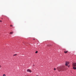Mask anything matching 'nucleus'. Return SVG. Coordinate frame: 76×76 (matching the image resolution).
I'll use <instances>...</instances> for the list:
<instances>
[{"label":"nucleus","instance_id":"obj_14","mask_svg":"<svg viewBox=\"0 0 76 76\" xmlns=\"http://www.w3.org/2000/svg\"><path fill=\"white\" fill-rule=\"evenodd\" d=\"M33 66H34V65H33Z\"/></svg>","mask_w":76,"mask_h":76},{"label":"nucleus","instance_id":"obj_10","mask_svg":"<svg viewBox=\"0 0 76 76\" xmlns=\"http://www.w3.org/2000/svg\"><path fill=\"white\" fill-rule=\"evenodd\" d=\"M54 70H56V68H54Z\"/></svg>","mask_w":76,"mask_h":76},{"label":"nucleus","instance_id":"obj_8","mask_svg":"<svg viewBox=\"0 0 76 76\" xmlns=\"http://www.w3.org/2000/svg\"><path fill=\"white\" fill-rule=\"evenodd\" d=\"M3 76H6V75L4 74L3 75Z\"/></svg>","mask_w":76,"mask_h":76},{"label":"nucleus","instance_id":"obj_11","mask_svg":"<svg viewBox=\"0 0 76 76\" xmlns=\"http://www.w3.org/2000/svg\"><path fill=\"white\" fill-rule=\"evenodd\" d=\"M10 26H12H12H13L12 25H10Z\"/></svg>","mask_w":76,"mask_h":76},{"label":"nucleus","instance_id":"obj_3","mask_svg":"<svg viewBox=\"0 0 76 76\" xmlns=\"http://www.w3.org/2000/svg\"><path fill=\"white\" fill-rule=\"evenodd\" d=\"M73 66L74 67H76V63H73Z\"/></svg>","mask_w":76,"mask_h":76},{"label":"nucleus","instance_id":"obj_15","mask_svg":"<svg viewBox=\"0 0 76 76\" xmlns=\"http://www.w3.org/2000/svg\"><path fill=\"white\" fill-rule=\"evenodd\" d=\"M68 67H69V66H68Z\"/></svg>","mask_w":76,"mask_h":76},{"label":"nucleus","instance_id":"obj_13","mask_svg":"<svg viewBox=\"0 0 76 76\" xmlns=\"http://www.w3.org/2000/svg\"><path fill=\"white\" fill-rule=\"evenodd\" d=\"M33 40H35V39H33Z\"/></svg>","mask_w":76,"mask_h":76},{"label":"nucleus","instance_id":"obj_5","mask_svg":"<svg viewBox=\"0 0 76 76\" xmlns=\"http://www.w3.org/2000/svg\"><path fill=\"white\" fill-rule=\"evenodd\" d=\"M68 51H64V53H68Z\"/></svg>","mask_w":76,"mask_h":76},{"label":"nucleus","instance_id":"obj_4","mask_svg":"<svg viewBox=\"0 0 76 76\" xmlns=\"http://www.w3.org/2000/svg\"><path fill=\"white\" fill-rule=\"evenodd\" d=\"M69 64V62H66V63L65 64V65L66 66H68V64Z\"/></svg>","mask_w":76,"mask_h":76},{"label":"nucleus","instance_id":"obj_9","mask_svg":"<svg viewBox=\"0 0 76 76\" xmlns=\"http://www.w3.org/2000/svg\"><path fill=\"white\" fill-rule=\"evenodd\" d=\"M35 53H38V51H36L35 52Z\"/></svg>","mask_w":76,"mask_h":76},{"label":"nucleus","instance_id":"obj_2","mask_svg":"<svg viewBox=\"0 0 76 76\" xmlns=\"http://www.w3.org/2000/svg\"><path fill=\"white\" fill-rule=\"evenodd\" d=\"M27 72H30V73H31V70L30 69H27Z\"/></svg>","mask_w":76,"mask_h":76},{"label":"nucleus","instance_id":"obj_12","mask_svg":"<svg viewBox=\"0 0 76 76\" xmlns=\"http://www.w3.org/2000/svg\"><path fill=\"white\" fill-rule=\"evenodd\" d=\"M0 22H2L1 20H0Z\"/></svg>","mask_w":76,"mask_h":76},{"label":"nucleus","instance_id":"obj_1","mask_svg":"<svg viewBox=\"0 0 76 76\" xmlns=\"http://www.w3.org/2000/svg\"><path fill=\"white\" fill-rule=\"evenodd\" d=\"M56 69L59 72H60L61 70H64V67L59 66L57 67Z\"/></svg>","mask_w":76,"mask_h":76},{"label":"nucleus","instance_id":"obj_6","mask_svg":"<svg viewBox=\"0 0 76 76\" xmlns=\"http://www.w3.org/2000/svg\"><path fill=\"white\" fill-rule=\"evenodd\" d=\"M17 56V54H15L13 56Z\"/></svg>","mask_w":76,"mask_h":76},{"label":"nucleus","instance_id":"obj_7","mask_svg":"<svg viewBox=\"0 0 76 76\" xmlns=\"http://www.w3.org/2000/svg\"><path fill=\"white\" fill-rule=\"evenodd\" d=\"M13 34V32H10V34Z\"/></svg>","mask_w":76,"mask_h":76}]
</instances>
